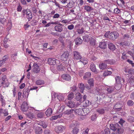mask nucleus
<instances>
[{"label":"nucleus","mask_w":134,"mask_h":134,"mask_svg":"<svg viewBox=\"0 0 134 134\" xmlns=\"http://www.w3.org/2000/svg\"><path fill=\"white\" fill-rule=\"evenodd\" d=\"M73 58L75 59L79 60V62L82 63L84 65L86 64L88 62V60L85 57L82 58V56L80 53L75 51H73Z\"/></svg>","instance_id":"nucleus-1"},{"label":"nucleus","mask_w":134,"mask_h":134,"mask_svg":"<svg viewBox=\"0 0 134 134\" xmlns=\"http://www.w3.org/2000/svg\"><path fill=\"white\" fill-rule=\"evenodd\" d=\"M86 111H87V112H86V113L84 114L85 115L89 113V109H88L86 108L82 109L80 108L79 109H76L75 110H74V114H75L79 115H82L83 113H85Z\"/></svg>","instance_id":"nucleus-2"},{"label":"nucleus","mask_w":134,"mask_h":134,"mask_svg":"<svg viewBox=\"0 0 134 134\" xmlns=\"http://www.w3.org/2000/svg\"><path fill=\"white\" fill-rule=\"evenodd\" d=\"M119 36V34L117 32H113L109 34V39L114 41L118 38Z\"/></svg>","instance_id":"nucleus-3"},{"label":"nucleus","mask_w":134,"mask_h":134,"mask_svg":"<svg viewBox=\"0 0 134 134\" xmlns=\"http://www.w3.org/2000/svg\"><path fill=\"white\" fill-rule=\"evenodd\" d=\"M110 128L111 129L114 131L117 130V134H118L120 133V129H119L118 125L116 124H111L110 125Z\"/></svg>","instance_id":"nucleus-4"},{"label":"nucleus","mask_w":134,"mask_h":134,"mask_svg":"<svg viewBox=\"0 0 134 134\" xmlns=\"http://www.w3.org/2000/svg\"><path fill=\"white\" fill-rule=\"evenodd\" d=\"M32 71L34 73H38L40 71V69L39 66L36 63H34L33 65Z\"/></svg>","instance_id":"nucleus-5"},{"label":"nucleus","mask_w":134,"mask_h":134,"mask_svg":"<svg viewBox=\"0 0 134 134\" xmlns=\"http://www.w3.org/2000/svg\"><path fill=\"white\" fill-rule=\"evenodd\" d=\"M48 62L49 64L51 65H54L55 64H57V63H59V61L58 60L51 58L48 59Z\"/></svg>","instance_id":"nucleus-6"},{"label":"nucleus","mask_w":134,"mask_h":134,"mask_svg":"<svg viewBox=\"0 0 134 134\" xmlns=\"http://www.w3.org/2000/svg\"><path fill=\"white\" fill-rule=\"evenodd\" d=\"M69 54L68 51L65 52L61 56L60 58L61 60L66 61L68 59V57Z\"/></svg>","instance_id":"nucleus-7"},{"label":"nucleus","mask_w":134,"mask_h":134,"mask_svg":"<svg viewBox=\"0 0 134 134\" xmlns=\"http://www.w3.org/2000/svg\"><path fill=\"white\" fill-rule=\"evenodd\" d=\"M65 128V127L60 125L55 127V131L57 133H61Z\"/></svg>","instance_id":"nucleus-8"},{"label":"nucleus","mask_w":134,"mask_h":134,"mask_svg":"<svg viewBox=\"0 0 134 134\" xmlns=\"http://www.w3.org/2000/svg\"><path fill=\"white\" fill-rule=\"evenodd\" d=\"M28 107L27 102H24L21 105V109L23 111L25 112L27 110Z\"/></svg>","instance_id":"nucleus-9"},{"label":"nucleus","mask_w":134,"mask_h":134,"mask_svg":"<svg viewBox=\"0 0 134 134\" xmlns=\"http://www.w3.org/2000/svg\"><path fill=\"white\" fill-rule=\"evenodd\" d=\"M34 131L36 134H41L43 132L42 130L41 127L37 126L34 128Z\"/></svg>","instance_id":"nucleus-10"},{"label":"nucleus","mask_w":134,"mask_h":134,"mask_svg":"<svg viewBox=\"0 0 134 134\" xmlns=\"http://www.w3.org/2000/svg\"><path fill=\"white\" fill-rule=\"evenodd\" d=\"M26 14L27 18L29 19V20H30V19H32V13L30 10L29 9L26 10Z\"/></svg>","instance_id":"nucleus-11"},{"label":"nucleus","mask_w":134,"mask_h":134,"mask_svg":"<svg viewBox=\"0 0 134 134\" xmlns=\"http://www.w3.org/2000/svg\"><path fill=\"white\" fill-rule=\"evenodd\" d=\"M117 86H116L115 87L113 86H110L107 89V90L108 92L107 94V95H108V93H112L115 89H116L117 90H119V88H117Z\"/></svg>","instance_id":"nucleus-12"},{"label":"nucleus","mask_w":134,"mask_h":134,"mask_svg":"<svg viewBox=\"0 0 134 134\" xmlns=\"http://www.w3.org/2000/svg\"><path fill=\"white\" fill-rule=\"evenodd\" d=\"M57 69L59 71H62L63 70L64 67H65V65H64L63 64H62L59 63H57Z\"/></svg>","instance_id":"nucleus-13"},{"label":"nucleus","mask_w":134,"mask_h":134,"mask_svg":"<svg viewBox=\"0 0 134 134\" xmlns=\"http://www.w3.org/2000/svg\"><path fill=\"white\" fill-rule=\"evenodd\" d=\"M62 78L67 81H69L71 79V77L68 74H63L62 76Z\"/></svg>","instance_id":"nucleus-14"},{"label":"nucleus","mask_w":134,"mask_h":134,"mask_svg":"<svg viewBox=\"0 0 134 134\" xmlns=\"http://www.w3.org/2000/svg\"><path fill=\"white\" fill-rule=\"evenodd\" d=\"M99 46L101 48L104 49L107 47V43L105 42H102L99 43Z\"/></svg>","instance_id":"nucleus-15"},{"label":"nucleus","mask_w":134,"mask_h":134,"mask_svg":"<svg viewBox=\"0 0 134 134\" xmlns=\"http://www.w3.org/2000/svg\"><path fill=\"white\" fill-rule=\"evenodd\" d=\"M3 114L4 116H7L8 114L7 110H3L2 108L0 109V116H1V114Z\"/></svg>","instance_id":"nucleus-16"},{"label":"nucleus","mask_w":134,"mask_h":134,"mask_svg":"<svg viewBox=\"0 0 134 134\" xmlns=\"http://www.w3.org/2000/svg\"><path fill=\"white\" fill-rule=\"evenodd\" d=\"M23 96L25 97H27L29 95V92H30V90L28 88L25 89L23 90Z\"/></svg>","instance_id":"nucleus-17"},{"label":"nucleus","mask_w":134,"mask_h":134,"mask_svg":"<svg viewBox=\"0 0 134 134\" xmlns=\"http://www.w3.org/2000/svg\"><path fill=\"white\" fill-rule=\"evenodd\" d=\"M124 71L125 72L128 73L129 74H131L132 72L133 69L126 67H125Z\"/></svg>","instance_id":"nucleus-18"},{"label":"nucleus","mask_w":134,"mask_h":134,"mask_svg":"<svg viewBox=\"0 0 134 134\" xmlns=\"http://www.w3.org/2000/svg\"><path fill=\"white\" fill-rule=\"evenodd\" d=\"M67 105L70 108H73L75 106V103L72 101H69L67 103Z\"/></svg>","instance_id":"nucleus-19"},{"label":"nucleus","mask_w":134,"mask_h":134,"mask_svg":"<svg viewBox=\"0 0 134 134\" xmlns=\"http://www.w3.org/2000/svg\"><path fill=\"white\" fill-rule=\"evenodd\" d=\"M109 48L112 51H114L115 49V47L114 44L111 43L109 42L108 44Z\"/></svg>","instance_id":"nucleus-20"},{"label":"nucleus","mask_w":134,"mask_h":134,"mask_svg":"<svg viewBox=\"0 0 134 134\" xmlns=\"http://www.w3.org/2000/svg\"><path fill=\"white\" fill-rule=\"evenodd\" d=\"M90 67V69L92 72H96V69L94 64L93 63H91Z\"/></svg>","instance_id":"nucleus-21"},{"label":"nucleus","mask_w":134,"mask_h":134,"mask_svg":"<svg viewBox=\"0 0 134 134\" xmlns=\"http://www.w3.org/2000/svg\"><path fill=\"white\" fill-rule=\"evenodd\" d=\"M107 65L106 63L104 62V63H102L99 65V68L100 69H104L107 67Z\"/></svg>","instance_id":"nucleus-22"},{"label":"nucleus","mask_w":134,"mask_h":134,"mask_svg":"<svg viewBox=\"0 0 134 134\" xmlns=\"http://www.w3.org/2000/svg\"><path fill=\"white\" fill-rule=\"evenodd\" d=\"M52 109L50 108H48L45 112V114L47 116H50L52 114Z\"/></svg>","instance_id":"nucleus-23"},{"label":"nucleus","mask_w":134,"mask_h":134,"mask_svg":"<svg viewBox=\"0 0 134 134\" xmlns=\"http://www.w3.org/2000/svg\"><path fill=\"white\" fill-rule=\"evenodd\" d=\"M75 98L77 101L80 100L82 98V97L81 94L79 93H76L75 95Z\"/></svg>","instance_id":"nucleus-24"},{"label":"nucleus","mask_w":134,"mask_h":134,"mask_svg":"<svg viewBox=\"0 0 134 134\" xmlns=\"http://www.w3.org/2000/svg\"><path fill=\"white\" fill-rule=\"evenodd\" d=\"M82 41L81 38L78 37L75 40V43L76 45H79L82 43Z\"/></svg>","instance_id":"nucleus-25"},{"label":"nucleus","mask_w":134,"mask_h":134,"mask_svg":"<svg viewBox=\"0 0 134 134\" xmlns=\"http://www.w3.org/2000/svg\"><path fill=\"white\" fill-rule=\"evenodd\" d=\"M84 8V9L87 12H90L93 9L92 7L88 5L85 6Z\"/></svg>","instance_id":"nucleus-26"},{"label":"nucleus","mask_w":134,"mask_h":134,"mask_svg":"<svg viewBox=\"0 0 134 134\" xmlns=\"http://www.w3.org/2000/svg\"><path fill=\"white\" fill-rule=\"evenodd\" d=\"M65 114H71L74 115V110L73 109H68L65 111Z\"/></svg>","instance_id":"nucleus-27"},{"label":"nucleus","mask_w":134,"mask_h":134,"mask_svg":"<svg viewBox=\"0 0 134 134\" xmlns=\"http://www.w3.org/2000/svg\"><path fill=\"white\" fill-rule=\"evenodd\" d=\"M55 30L57 31L60 32L63 30L62 27L59 25H56L54 27Z\"/></svg>","instance_id":"nucleus-28"},{"label":"nucleus","mask_w":134,"mask_h":134,"mask_svg":"<svg viewBox=\"0 0 134 134\" xmlns=\"http://www.w3.org/2000/svg\"><path fill=\"white\" fill-rule=\"evenodd\" d=\"M79 87L80 89L81 92L82 93L85 88V86L84 85V84L82 83H81L79 85Z\"/></svg>","instance_id":"nucleus-29"},{"label":"nucleus","mask_w":134,"mask_h":134,"mask_svg":"<svg viewBox=\"0 0 134 134\" xmlns=\"http://www.w3.org/2000/svg\"><path fill=\"white\" fill-rule=\"evenodd\" d=\"M91 75V73L90 72L86 73L83 76V78L85 79H87L90 77Z\"/></svg>","instance_id":"nucleus-30"},{"label":"nucleus","mask_w":134,"mask_h":134,"mask_svg":"<svg viewBox=\"0 0 134 134\" xmlns=\"http://www.w3.org/2000/svg\"><path fill=\"white\" fill-rule=\"evenodd\" d=\"M121 105L119 104H116L114 107V109H117L118 110H120L121 109Z\"/></svg>","instance_id":"nucleus-31"},{"label":"nucleus","mask_w":134,"mask_h":134,"mask_svg":"<svg viewBox=\"0 0 134 134\" xmlns=\"http://www.w3.org/2000/svg\"><path fill=\"white\" fill-rule=\"evenodd\" d=\"M62 116V115L61 114L59 115H58L54 116H52L51 118L50 119L51 120H55L57 119L58 118H60Z\"/></svg>","instance_id":"nucleus-32"},{"label":"nucleus","mask_w":134,"mask_h":134,"mask_svg":"<svg viewBox=\"0 0 134 134\" xmlns=\"http://www.w3.org/2000/svg\"><path fill=\"white\" fill-rule=\"evenodd\" d=\"M38 125L42 126L43 128H46L47 126V124L43 121L40 122Z\"/></svg>","instance_id":"nucleus-33"},{"label":"nucleus","mask_w":134,"mask_h":134,"mask_svg":"<svg viewBox=\"0 0 134 134\" xmlns=\"http://www.w3.org/2000/svg\"><path fill=\"white\" fill-rule=\"evenodd\" d=\"M79 129L77 127H74L73 129L72 133L73 134H77L79 132Z\"/></svg>","instance_id":"nucleus-34"},{"label":"nucleus","mask_w":134,"mask_h":134,"mask_svg":"<svg viewBox=\"0 0 134 134\" xmlns=\"http://www.w3.org/2000/svg\"><path fill=\"white\" fill-rule=\"evenodd\" d=\"M0 22L1 24L4 25L6 24V19L4 18H0Z\"/></svg>","instance_id":"nucleus-35"},{"label":"nucleus","mask_w":134,"mask_h":134,"mask_svg":"<svg viewBox=\"0 0 134 134\" xmlns=\"http://www.w3.org/2000/svg\"><path fill=\"white\" fill-rule=\"evenodd\" d=\"M74 97V94L72 92H70L68 95V100H70L73 99Z\"/></svg>","instance_id":"nucleus-36"},{"label":"nucleus","mask_w":134,"mask_h":134,"mask_svg":"<svg viewBox=\"0 0 134 134\" xmlns=\"http://www.w3.org/2000/svg\"><path fill=\"white\" fill-rule=\"evenodd\" d=\"M17 54L16 53L12 54L11 56V60L13 62H14L16 58Z\"/></svg>","instance_id":"nucleus-37"},{"label":"nucleus","mask_w":134,"mask_h":134,"mask_svg":"<svg viewBox=\"0 0 134 134\" xmlns=\"http://www.w3.org/2000/svg\"><path fill=\"white\" fill-rule=\"evenodd\" d=\"M3 80L4 82H2V86L4 87H7L9 84L8 83L7 81H5V80L3 79Z\"/></svg>","instance_id":"nucleus-38"},{"label":"nucleus","mask_w":134,"mask_h":134,"mask_svg":"<svg viewBox=\"0 0 134 134\" xmlns=\"http://www.w3.org/2000/svg\"><path fill=\"white\" fill-rule=\"evenodd\" d=\"M36 84L38 85H41L44 84V82L43 81L41 80H37L36 82Z\"/></svg>","instance_id":"nucleus-39"},{"label":"nucleus","mask_w":134,"mask_h":134,"mask_svg":"<svg viewBox=\"0 0 134 134\" xmlns=\"http://www.w3.org/2000/svg\"><path fill=\"white\" fill-rule=\"evenodd\" d=\"M97 111L100 114H103L104 113L105 111L104 109L102 108L99 109L97 110Z\"/></svg>","instance_id":"nucleus-40"},{"label":"nucleus","mask_w":134,"mask_h":134,"mask_svg":"<svg viewBox=\"0 0 134 134\" xmlns=\"http://www.w3.org/2000/svg\"><path fill=\"white\" fill-rule=\"evenodd\" d=\"M104 62L105 63H106L107 64V63L110 64H113L114 63V61L113 60L108 59V60H105L104 61Z\"/></svg>","instance_id":"nucleus-41"},{"label":"nucleus","mask_w":134,"mask_h":134,"mask_svg":"<svg viewBox=\"0 0 134 134\" xmlns=\"http://www.w3.org/2000/svg\"><path fill=\"white\" fill-rule=\"evenodd\" d=\"M90 36L87 35H86L83 37V39L86 42H88L90 40Z\"/></svg>","instance_id":"nucleus-42"},{"label":"nucleus","mask_w":134,"mask_h":134,"mask_svg":"<svg viewBox=\"0 0 134 134\" xmlns=\"http://www.w3.org/2000/svg\"><path fill=\"white\" fill-rule=\"evenodd\" d=\"M57 98L59 101H61L63 100L64 98L62 95L59 94L57 96Z\"/></svg>","instance_id":"nucleus-43"},{"label":"nucleus","mask_w":134,"mask_h":134,"mask_svg":"<svg viewBox=\"0 0 134 134\" xmlns=\"http://www.w3.org/2000/svg\"><path fill=\"white\" fill-rule=\"evenodd\" d=\"M120 44L123 46H129L130 44L129 42L127 41L121 42Z\"/></svg>","instance_id":"nucleus-44"},{"label":"nucleus","mask_w":134,"mask_h":134,"mask_svg":"<svg viewBox=\"0 0 134 134\" xmlns=\"http://www.w3.org/2000/svg\"><path fill=\"white\" fill-rule=\"evenodd\" d=\"M129 122L131 123L134 122V118L133 116H130L128 117L127 119Z\"/></svg>","instance_id":"nucleus-45"},{"label":"nucleus","mask_w":134,"mask_h":134,"mask_svg":"<svg viewBox=\"0 0 134 134\" xmlns=\"http://www.w3.org/2000/svg\"><path fill=\"white\" fill-rule=\"evenodd\" d=\"M77 31L78 33L79 34H82L84 32V30L83 27L77 29Z\"/></svg>","instance_id":"nucleus-46"},{"label":"nucleus","mask_w":134,"mask_h":134,"mask_svg":"<svg viewBox=\"0 0 134 134\" xmlns=\"http://www.w3.org/2000/svg\"><path fill=\"white\" fill-rule=\"evenodd\" d=\"M111 71H105L103 75L105 76H106L110 75L111 74Z\"/></svg>","instance_id":"nucleus-47"},{"label":"nucleus","mask_w":134,"mask_h":134,"mask_svg":"<svg viewBox=\"0 0 134 134\" xmlns=\"http://www.w3.org/2000/svg\"><path fill=\"white\" fill-rule=\"evenodd\" d=\"M88 83L91 86V87L93 86V79H90L88 81Z\"/></svg>","instance_id":"nucleus-48"},{"label":"nucleus","mask_w":134,"mask_h":134,"mask_svg":"<svg viewBox=\"0 0 134 134\" xmlns=\"http://www.w3.org/2000/svg\"><path fill=\"white\" fill-rule=\"evenodd\" d=\"M44 114L42 112H40L37 114V117L40 118H43L44 116Z\"/></svg>","instance_id":"nucleus-49"},{"label":"nucleus","mask_w":134,"mask_h":134,"mask_svg":"<svg viewBox=\"0 0 134 134\" xmlns=\"http://www.w3.org/2000/svg\"><path fill=\"white\" fill-rule=\"evenodd\" d=\"M83 102L85 106H87L89 105L90 104L89 101L88 100L83 101Z\"/></svg>","instance_id":"nucleus-50"},{"label":"nucleus","mask_w":134,"mask_h":134,"mask_svg":"<svg viewBox=\"0 0 134 134\" xmlns=\"http://www.w3.org/2000/svg\"><path fill=\"white\" fill-rule=\"evenodd\" d=\"M128 82L131 84L133 82H134V77L131 76L128 80Z\"/></svg>","instance_id":"nucleus-51"},{"label":"nucleus","mask_w":134,"mask_h":134,"mask_svg":"<svg viewBox=\"0 0 134 134\" xmlns=\"http://www.w3.org/2000/svg\"><path fill=\"white\" fill-rule=\"evenodd\" d=\"M37 21L35 20H33L30 22V24L32 26H35L37 24Z\"/></svg>","instance_id":"nucleus-52"},{"label":"nucleus","mask_w":134,"mask_h":134,"mask_svg":"<svg viewBox=\"0 0 134 134\" xmlns=\"http://www.w3.org/2000/svg\"><path fill=\"white\" fill-rule=\"evenodd\" d=\"M59 40L60 41V42L62 44V45L63 46H64L65 45L64 42V40L65 39L64 37L62 38V37H60L59 38Z\"/></svg>","instance_id":"nucleus-53"},{"label":"nucleus","mask_w":134,"mask_h":134,"mask_svg":"<svg viewBox=\"0 0 134 134\" xmlns=\"http://www.w3.org/2000/svg\"><path fill=\"white\" fill-rule=\"evenodd\" d=\"M134 103L131 100H129L127 102V105L130 106H132Z\"/></svg>","instance_id":"nucleus-54"},{"label":"nucleus","mask_w":134,"mask_h":134,"mask_svg":"<svg viewBox=\"0 0 134 134\" xmlns=\"http://www.w3.org/2000/svg\"><path fill=\"white\" fill-rule=\"evenodd\" d=\"M95 43V41L94 39L92 38L90 41V44L92 46H94Z\"/></svg>","instance_id":"nucleus-55"},{"label":"nucleus","mask_w":134,"mask_h":134,"mask_svg":"<svg viewBox=\"0 0 134 134\" xmlns=\"http://www.w3.org/2000/svg\"><path fill=\"white\" fill-rule=\"evenodd\" d=\"M104 131L105 134H110V130L108 128H106L104 130Z\"/></svg>","instance_id":"nucleus-56"},{"label":"nucleus","mask_w":134,"mask_h":134,"mask_svg":"<svg viewBox=\"0 0 134 134\" xmlns=\"http://www.w3.org/2000/svg\"><path fill=\"white\" fill-rule=\"evenodd\" d=\"M8 59V55H6L4 56L2 60L4 62L5 61L7 60Z\"/></svg>","instance_id":"nucleus-57"},{"label":"nucleus","mask_w":134,"mask_h":134,"mask_svg":"<svg viewBox=\"0 0 134 134\" xmlns=\"http://www.w3.org/2000/svg\"><path fill=\"white\" fill-rule=\"evenodd\" d=\"M126 61L130 64H131L132 67H134V63H133L132 60H130V59H128Z\"/></svg>","instance_id":"nucleus-58"},{"label":"nucleus","mask_w":134,"mask_h":134,"mask_svg":"<svg viewBox=\"0 0 134 134\" xmlns=\"http://www.w3.org/2000/svg\"><path fill=\"white\" fill-rule=\"evenodd\" d=\"M116 82L118 83L120 82V78L119 76H116L115 78Z\"/></svg>","instance_id":"nucleus-59"},{"label":"nucleus","mask_w":134,"mask_h":134,"mask_svg":"<svg viewBox=\"0 0 134 134\" xmlns=\"http://www.w3.org/2000/svg\"><path fill=\"white\" fill-rule=\"evenodd\" d=\"M74 27V26L73 24H71L69 25L68 26V29L69 30H72L73 29Z\"/></svg>","instance_id":"nucleus-60"},{"label":"nucleus","mask_w":134,"mask_h":134,"mask_svg":"<svg viewBox=\"0 0 134 134\" xmlns=\"http://www.w3.org/2000/svg\"><path fill=\"white\" fill-rule=\"evenodd\" d=\"M130 37V35L128 34H125L123 36V38L125 39H129Z\"/></svg>","instance_id":"nucleus-61"},{"label":"nucleus","mask_w":134,"mask_h":134,"mask_svg":"<svg viewBox=\"0 0 134 134\" xmlns=\"http://www.w3.org/2000/svg\"><path fill=\"white\" fill-rule=\"evenodd\" d=\"M110 33V31H108L106 32L104 35V36L106 38H109V34Z\"/></svg>","instance_id":"nucleus-62"},{"label":"nucleus","mask_w":134,"mask_h":134,"mask_svg":"<svg viewBox=\"0 0 134 134\" xmlns=\"http://www.w3.org/2000/svg\"><path fill=\"white\" fill-rule=\"evenodd\" d=\"M27 116L30 118L32 119L33 118V115L32 113H30L27 114Z\"/></svg>","instance_id":"nucleus-63"},{"label":"nucleus","mask_w":134,"mask_h":134,"mask_svg":"<svg viewBox=\"0 0 134 134\" xmlns=\"http://www.w3.org/2000/svg\"><path fill=\"white\" fill-rule=\"evenodd\" d=\"M114 12L115 13H119L120 12V10L118 8H116L114 9Z\"/></svg>","instance_id":"nucleus-64"}]
</instances>
